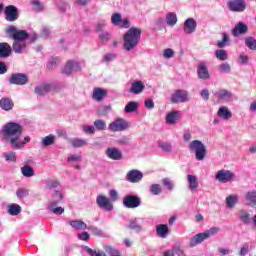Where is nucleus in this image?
Masks as SVG:
<instances>
[{
    "instance_id": "obj_37",
    "label": "nucleus",
    "mask_w": 256,
    "mask_h": 256,
    "mask_svg": "<svg viewBox=\"0 0 256 256\" xmlns=\"http://www.w3.org/2000/svg\"><path fill=\"white\" fill-rule=\"evenodd\" d=\"M41 143L43 147H49L51 145H55V136H53L52 134H49L48 136L42 139Z\"/></svg>"
},
{
    "instance_id": "obj_54",
    "label": "nucleus",
    "mask_w": 256,
    "mask_h": 256,
    "mask_svg": "<svg viewBox=\"0 0 256 256\" xmlns=\"http://www.w3.org/2000/svg\"><path fill=\"white\" fill-rule=\"evenodd\" d=\"M4 158L6 161H11L12 163H15L17 161V156L15 152L5 153Z\"/></svg>"
},
{
    "instance_id": "obj_13",
    "label": "nucleus",
    "mask_w": 256,
    "mask_h": 256,
    "mask_svg": "<svg viewBox=\"0 0 256 256\" xmlns=\"http://www.w3.org/2000/svg\"><path fill=\"white\" fill-rule=\"evenodd\" d=\"M77 71H81V65L79 62L75 60H69L62 70V73L64 75H71L72 73H77Z\"/></svg>"
},
{
    "instance_id": "obj_42",
    "label": "nucleus",
    "mask_w": 256,
    "mask_h": 256,
    "mask_svg": "<svg viewBox=\"0 0 256 256\" xmlns=\"http://www.w3.org/2000/svg\"><path fill=\"white\" fill-rule=\"evenodd\" d=\"M220 73L229 74L231 73V64L229 62L222 63L218 66Z\"/></svg>"
},
{
    "instance_id": "obj_34",
    "label": "nucleus",
    "mask_w": 256,
    "mask_h": 256,
    "mask_svg": "<svg viewBox=\"0 0 256 256\" xmlns=\"http://www.w3.org/2000/svg\"><path fill=\"white\" fill-rule=\"evenodd\" d=\"M215 57L219 61H227L229 59V55L227 54V51H225L224 49L216 50Z\"/></svg>"
},
{
    "instance_id": "obj_22",
    "label": "nucleus",
    "mask_w": 256,
    "mask_h": 256,
    "mask_svg": "<svg viewBox=\"0 0 256 256\" xmlns=\"http://www.w3.org/2000/svg\"><path fill=\"white\" fill-rule=\"evenodd\" d=\"M12 49L14 53H17L18 55H21L27 49V44L25 41H19V40H14L12 44Z\"/></svg>"
},
{
    "instance_id": "obj_16",
    "label": "nucleus",
    "mask_w": 256,
    "mask_h": 256,
    "mask_svg": "<svg viewBox=\"0 0 256 256\" xmlns=\"http://www.w3.org/2000/svg\"><path fill=\"white\" fill-rule=\"evenodd\" d=\"M197 75L199 79H203L204 81L210 79L211 75L209 74V69L207 68V64H205V62L198 63Z\"/></svg>"
},
{
    "instance_id": "obj_62",
    "label": "nucleus",
    "mask_w": 256,
    "mask_h": 256,
    "mask_svg": "<svg viewBox=\"0 0 256 256\" xmlns=\"http://www.w3.org/2000/svg\"><path fill=\"white\" fill-rule=\"evenodd\" d=\"M158 146L160 147V149H162L163 151H166V153L171 152V144L166 143V142H160L158 144Z\"/></svg>"
},
{
    "instance_id": "obj_12",
    "label": "nucleus",
    "mask_w": 256,
    "mask_h": 256,
    "mask_svg": "<svg viewBox=\"0 0 256 256\" xmlns=\"http://www.w3.org/2000/svg\"><path fill=\"white\" fill-rule=\"evenodd\" d=\"M6 21L13 23L19 19V10L14 5H8L4 9Z\"/></svg>"
},
{
    "instance_id": "obj_30",
    "label": "nucleus",
    "mask_w": 256,
    "mask_h": 256,
    "mask_svg": "<svg viewBox=\"0 0 256 256\" xmlns=\"http://www.w3.org/2000/svg\"><path fill=\"white\" fill-rule=\"evenodd\" d=\"M188 183L190 191H195L199 187V181H197V176L195 175H188Z\"/></svg>"
},
{
    "instance_id": "obj_3",
    "label": "nucleus",
    "mask_w": 256,
    "mask_h": 256,
    "mask_svg": "<svg viewBox=\"0 0 256 256\" xmlns=\"http://www.w3.org/2000/svg\"><path fill=\"white\" fill-rule=\"evenodd\" d=\"M109 195L111 199L107 198L105 195H98L96 198V203L100 209H104V211H113V203L111 201H118L119 194H117V190H110Z\"/></svg>"
},
{
    "instance_id": "obj_43",
    "label": "nucleus",
    "mask_w": 256,
    "mask_h": 256,
    "mask_svg": "<svg viewBox=\"0 0 256 256\" xmlns=\"http://www.w3.org/2000/svg\"><path fill=\"white\" fill-rule=\"evenodd\" d=\"M108 92L103 88H94L92 97H107Z\"/></svg>"
},
{
    "instance_id": "obj_2",
    "label": "nucleus",
    "mask_w": 256,
    "mask_h": 256,
    "mask_svg": "<svg viewBox=\"0 0 256 256\" xmlns=\"http://www.w3.org/2000/svg\"><path fill=\"white\" fill-rule=\"evenodd\" d=\"M124 44L123 48L125 51H133L137 45H139V41L141 39V29L137 27L130 28L124 34Z\"/></svg>"
},
{
    "instance_id": "obj_31",
    "label": "nucleus",
    "mask_w": 256,
    "mask_h": 256,
    "mask_svg": "<svg viewBox=\"0 0 256 256\" xmlns=\"http://www.w3.org/2000/svg\"><path fill=\"white\" fill-rule=\"evenodd\" d=\"M125 111L127 113H135L136 111H139V102L130 101L125 106Z\"/></svg>"
},
{
    "instance_id": "obj_6",
    "label": "nucleus",
    "mask_w": 256,
    "mask_h": 256,
    "mask_svg": "<svg viewBox=\"0 0 256 256\" xmlns=\"http://www.w3.org/2000/svg\"><path fill=\"white\" fill-rule=\"evenodd\" d=\"M63 201V194L61 192L56 191L53 195V200L50 202L48 209L54 213V215H63L65 213V208L57 207L58 203Z\"/></svg>"
},
{
    "instance_id": "obj_14",
    "label": "nucleus",
    "mask_w": 256,
    "mask_h": 256,
    "mask_svg": "<svg viewBox=\"0 0 256 256\" xmlns=\"http://www.w3.org/2000/svg\"><path fill=\"white\" fill-rule=\"evenodd\" d=\"M183 31L186 35H191L197 31V21L195 18H188L184 21Z\"/></svg>"
},
{
    "instance_id": "obj_49",
    "label": "nucleus",
    "mask_w": 256,
    "mask_h": 256,
    "mask_svg": "<svg viewBox=\"0 0 256 256\" xmlns=\"http://www.w3.org/2000/svg\"><path fill=\"white\" fill-rule=\"evenodd\" d=\"M128 229H131L132 231H135L136 233H140L142 231L143 227L137 223V221H131L128 225Z\"/></svg>"
},
{
    "instance_id": "obj_50",
    "label": "nucleus",
    "mask_w": 256,
    "mask_h": 256,
    "mask_svg": "<svg viewBox=\"0 0 256 256\" xmlns=\"http://www.w3.org/2000/svg\"><path fill=\"white\" fill-rule=\"evenodd\" d=\"M238 199L236 196H229L226 198V205L227 207H235V205H237L238 203Z\"/></svg>"
},
{
    "instance_id": "obj_55",
    "label": "nucleus",
    "mask_w": 256,
    "mask_h": 256,
    "mask_svg": "<svg viewBox=\"0 0 256 256\" xmlns=\"http://www.w3.org/2000/svg\"><path fill=\"white\" fill-rule=\"evenodd\" d=\"M150 192L152 193V195H159L161 193V185L152 184L150 186Z\"/></svg>"
},
{
    "instance_id": "obj_17",
    "label": "nucleus",
    "mask_w": 256,
    "mask_h": 256,
    "mask_svg": "<svg viewBox=\"0 0 256 256\" xmlns=\"http://www.w3.org/2000/svg\"><path fill=\"white\" fill-rule=\"evenodd\" d=\"M143 179V173L139 170H130L126 175V180L129 183H139Z\"/></svg>"
},
{
    "instance_id": "obj_36",
    "label": "nucleus",
    "mask_w": 256,
    "mask_h": 256,
    "mask_svg": "<svg viewBox=\"0 0 256 256\" xmlns=\"http://www.w3.org/2000/svg\"><path fill=\"white\" fill-rule=\"evenodd\" d=\"M238 217H239L240 221L244 222L246 225L249 224V221H250L249 212L241 209L238 211Z\"/></svg>"
},
{
    "instance_id": "obj_35",
    "label": "nucleus",
    "mask_w": 256,
    "mask_h": 256,
    "mask_svg": "<svg viewBox=\"0 0 256 256\" xmlns=\"http://www.w3.org/2000/svg\"><path fill=\"white\" fill-rule=\"evenodd\" d=\"M8 213L9 215H19V213H21V206L19 204H10L8 206Z\"/></svg>"
},
{
    "instance_id": "obj_61",
    "label": "nucleus",
    "mask_w": 256,
    "mask_h": 256,
    "mask_svg": "<svg viewBox=\"0 0 256 256\" xmlns=\"http://www.w3.org/2000/svg\"><path fill=\"white\" fill-rule=\"evenodd\" d=\"M106 22L102 20L96 24L95 31L96 33H102L103 29H105Z\"/></svg>"
},
{
    "instance_id": "obj_44",
    "label": "nucleus",
    "mask_w": 256,
    "mask_h": 256,
    "mask_svg": "<svg viewBox=\"0 0 256 256\" xmlns=\"http://www.w3.org/2000/svg\"><path fill=\"white\" fill-rule=\"evenodd\" d=\"M16 197H18V199H25V197H29V190L27 188H18L16 190Z\"/></svg>"
},
{
    "instance_id": "obj_23",
    "label": "nucleus",
    "mask_w": 256,
    "mask_h": 256,
    "mask_svg": "<svg viewBox=\"0 0 256 256\" xmlns=\"http://www.w3.org/2000/svg\"><path fill=\"white\" fill-rule=\"evenodd\" d=\"M51 89H52L51 84L44 83L36 86L34 91L36 95L43 96V95H47L49 91H51Z\"/></svg>"
},
{
    "instance_id": "obj_20",
    "label": "nucleus",
    "mask_w": 256,
    "mask_h": 256,
    "mask_svg": "<svg viewBox=\"0 0 256 256\" xmlns=\"http://www.w3.org/2000/svg\"><path fill=\"white\" fill-rule=\"evenodd\" d=\"M169 233H171V230H169V226H167V224H158L156 226V234L158 237H161V239H167Z\"/></svg>"
},
{
    "instance_id": "obj_18",
    "label": "nucleus",
    "mask_w": 256,
    "mask_h": 256,
    "mask_svg": "<svg viewBox=\"0 0 256 256\" xmlns=\"http://www.w3.org/2000/svg\"><path fill=\"white\" fill-rule=\"evenodd\" d=\"M11 53H13V48L7 42L0 43V59H7V57H11Z\"/></svg>"
},
{
    "instance_id": "obj_7",
    "label": "nucleus",
    "mask_w": 256,
    "mask_h": 256,
    "mask_svg": "<svg viewBox=\"0 0 256 256\" xmlns=\"http://www.w3.org/2000/svg\"><path fill=\"white\" fill-rule=\"evenodd\" d=\"M227 7L232 13H243L247 9V1L245 0H228Z\"/></svg>"
},
{
    "instance_id": "obj_40",
    "label": "nucleus",
    "mask_w": 256,
    "mask_h": 256,
    "mask_svg": "<svg viewBox=\"0 0 256 256\" xmlns=\"http://www.w3.org/2000/svg\"><path fill=\"white\" fill-rule=\"evenodd\" d=\"M31 5L33 7V11H35L36 13H41V11H43L45 9L43 4L39 0H33L31 2Z\"/></svg>"
},
{
    "instance_id": "obj_48",
    "label": "nucleus",
    "mask_w": 256,
    "mask_h": 256,
    "mask_svg": "<svg viewBox=\"0 0 256 256\" xmlns=\"http://www.w3.org/2000/svg\"><path fill=\"white\" fill-rule=\"evenodd\" d=\"M115 59H117V54L106 53L103 55L102 63H111V61H115Z\"/></svg>"
},
{
    "instance_id": "obj_21",
    "label": "nucleus",
    "mask_w": 256,
    "mask_h": 256,
    "mask_svg": "<svg viewBox=\"0 0 256 256\" xmlns=\"http://www.w3.org/2000/svg\"><path fill=\"white\" fill-rule=\"evenodd\" d=\"M247 30V25L243 22H239L232 30V35H234V37H239V35H244V33H247Z\"/></svg>"
},
{
    "instance_id": "obj_9",
    "label": "nucleus",
    "mask_w": 256,
    "mask_h": 256,
    "mask_svg": "<svg viewBox=\"0 0 256 256\" xmlns=\"http://www.w3.org/2000/svg\"><path fill=\"white\" fill-rule=\"evenodd\" d=\"M10 85L23 86L29 83V76L25 73H14L8 78Z\"/></svg>"
},
{
    "instance_id": "obj_57",
    "label": "nucleus",
    "mask_w": 256,
    "mask_h": 256,
    "mask_svg": "<svg viewBox=\"0 0 256 256\" xmlns=\"http://www.w3.org/2000/svg\"><path fill=\"white\" fill-rule=\"evenodd\" d=\"M220 228L219 227H212L209 230L205 231L206 237L209 239L212 235H217L219 233Z\"/></svg>"
},
{
    "instance_id": "obj_5",
    "label": "nucleus",
    "mask_w": 256,
    "mask_h": 256,
    "mask_svg": "<svg viewBox=\"0 0 256 256\" xmlns=\"http://www.w3.org/2000/svg\"><path fill=\"white\" fill-rule=\"evenodd\" d=\"M190 151H195L197 161H203L207 155V147L199 140H193L189 144Z\"/></svg>"
},
{
    "instance_id": "obj_24",
    "label": "nucleus",
    "mask_w": 256,
    "mask_h": 256,
    "mask_svg": "<svg viewBox=\"0 0 256 256\" xmlns=\"http://www.w3.org/2000/svg\"><path fill=\"white\" fill-rule=\"evenodd\" d=\"M144 89L145 84H143V81H134L130 88V93H133L134 95H139V93H143Z\"/></svg>"
},
{
    "instance_id": "obj_47",
    "label": "nucleus",
    "mask_w": 256,
    "mask_h": 256,
    "mask_svg": "<svg viewBox=\"0 0 256 256\" xmlns=\"http://www.w3.org/2000/svg\"><path fill=\"white\" fill-rule=\"evenodd\" d=\"M94 127H96L98 131H105V129H107V123H105L104 120L98 119L94 121Z\"/></svg>"
},
{
    "instance_id": "obj_26",
    "label": "nucleus",
    "mask_w": 256,
    "mask_h": 256,
    "mask_svg": "<svg viewBox=\"0 0 256 256\" xmlns=\"http://www.w3.org/2000/svg\"><path fill=\"white\" fill-rule=\"evenodd\" d=\"M69 225L72 229H76L78 231H85L87 229V224L83 222V220H73L69 222Z\"/></svg>"
},
{
    "instance_id": "obj_19",
    "label": "nucleus",
    "mask_w": 256,
    "mask_h": 256,
    "mask_svg": "<svg viewBox=\"0 0 256 256\" xmlns=\"http://www.w3.org/2000/svg\"><path fill=\"white\" fill-rule=\"evenodd\" d=\"M206 239L208 238L205 232L198 233L190 239L189 247H197V245H201V243H203V241H206Z\"/></svg>"
},
{
    "instance_id": "obj_29",
    "label": "nucleus",
    "mask_w": 256,
    "mask_h": 256,
    "mask_svg": "<svg viewBox=\"0 0 256 256\" xmlns=\"http://www.w3.org/2000/svg\"><path fill=\"white\" fill-rule=\"evenodd\" d=\"M218 116L221 117V119H231L233 117V114L230 112L229 108L227 107H220L218 110Z\"/></svg>"
},
{
    "instance_id": "obj_60",
    "label": "nucleus",
    "mask_w": 256,
    "mask_h": 256,
    "mask_svg": "<svg viewBox=\"0 0 256 256\" xmlns=\"http://www.w3.org/2000/svg\"><path fill=\"white\" fill-rule=\"evenodd\" d=\"M189 97H172L171 103H187Z\"/></svg>"
},
{
    "instance_id": "obj_39",
    "label": "nucleus",
    "mask_w": 256,
    "mask_h": 256,
    "mask_svg": "<svg viewBox=\"0 0 256 256\" xmlns=\"http://www.w3.org/2000/svg\"><path fill=\"white\" fill-rule=\"evenodd\" d=\"M113 36L111 35V33H109L108 31H102L99 34V39L102 43H109V41H111V38Z\"/></svg>"
},
{
    "instance_id": "obj_51",
    "label": "nucleus",
    "mask_w": 256,
    "mask_h": 256,
    "mask_svg": "<svg viewBox=\"0 0 256 256\" xmlns=\"http://www.w3.org/2000/svg\"><path fill=\"white\" fill-rule=\"evenodd\" d=\"M105 251L106 253H108V255H111V256H121V252L113 248L112 246H106Z\"/></svg>"
},
{
    "instance_id": "obj_53",
    "label": "nucleus",
    "mask_w": 256,
    "mask_h": 256,
    "mask_svg": "<svg viewBox=\"0 0 256 256\" xmlns=\"http://www.w3.org/2000/svg\"><path fill=\"white\" fill-rule=\"evenodd\" d=\"M123 17L119 13H114L111 17V21L114 25H121Z\"/></svg>"
},
{
    "instance_id": "obj_15",
    "label": "nucleus",
    "mask_w": 256,
    "mask_h": 256,
    "mask_svg": "<svg viewBox=\"0 0 256 256\" xmlns=\"http://www.w3.org/2000/svg\"><path fill=\"white\" fill-rule=\"evenodd\" d=\"M106 156L112 161H121L123 159V152L116 147H109L106 149Z\"/></svg>"
},
{
    "instance_id": "obj_1",
    "label": "nucleus",
    "mask_w": 256,
    "mask_h": 256,
    "mask_svg": "<svg viewBox=\"0 0 256 256\" xmlns=\"http://www.w3.org/2000/svg\"><path fill=\"white\" fill-rule=\"evenodd\" d=\"M5 141H9L14 149H23L25 142L21 141L23 126L15 122H8L2 129Z\"/></svg>"
},
{
    "instance_id": "obj_56",
    "label": "nucleus",
    "mask_w": 256,
    "mask_h": 256,
    "mask_svg": "<svg viewBox=\"0 0 256 256\" xmlns=\"http://www.w3.org/2000/svg\"><path fill=\"white\" fill-rule=\"evenodd\" d=\"M163 186L168 189V191H173V181L169 178L162 179Z\"/></svg>"
},
{
    "instance_id": "obj_38",
    "label": "nucleus",
    "mask_w": 256,
    "mask_h": 256,
    "mask_svg": "<svg viewBox=\"0 0 256 256\" xmlns=\"http://www.w3.org/2000/svg\"><path fill=\"white\" fill-rule=\"evenodd\" d=\"M84 251H86V253H88V255H90V256H107V254H105V252H103L101 250H93V249L89 248L88 246L84 247Z\"/></svg>"
},
{
    "instance_id": "obj_25",
    "label": "nucleus",
    "mask_w": 256,
    "mask_h": 256,
    "mask_svg": "<svg viewBox=\"0 0 256 256\" xmlns=\"http://www.w3.org/2000/svg\"><path fill=\"white\" fill-rule=\"evenodd\" d=\"M14 105L15 104L13 103V100H11V98H2L0 100V107L4 111H11V109H13Z\"/></svg>"
},
{
    "instance_id": "obj_10",
    "label": "nucleus",
    "mask_w": 256,
    "mask_h": 256,
    "mask_svg": "<svg viewBox=\"0 0 256 256\" xmlns=\"http://www.w3.org/2000/svg\"><path fill=\"white\" fill-rule=\"evenodd\" d=\"M215 179L219 183H230L235 180V173L230 170H219L215 175Z\"/></svg>"
},
{
    "instance_id": "obj_4",
    "label": "nucleus",
    "mask_w": 256,
    "mask_h": 256,
    "mask_svg": "<svg viewBox=\"0 0 256 256\" xmlns=\"http://www.w3.org/2000/svg\"><path fill=\"white\" fill-rule=\"evenodd\" d=\"M5 33L10 39H14V41H25L26 39H29L27 30H18L16 26L13 25L8 26Z\"/></svg>"
},
{
    "instance_id": "obj_32",
    "label": "nucleus",
    "mask_w": 256,
    "mask_h": 256,
    "mask_svg": "<svg viewBox=\"0 0 256 256\" xmlns=\"http://www.w3.org/2000/svg\"><path fill=\"white\" fill-rule=\"evenodd\" d=\"M21 173L24 177H35V170L29 165H25L21 168Z\"/></svg>"
},
{
    "instance_id": "obj_28",
    "label": "nucleus",
    "mask_w": 256,
    "mask_h": 256,
    "mask_svg": "<svg viewBox=\"0 0 256 256\" xmlns=\"http://www.w3.org/2000/svg\"><path fill=\"white\" fill-rule=\"evenodd\" d=\"M246 201L250 207L256 209V191L252 190L246 193Z\"/></svg>"
},
{
    "instance_id": "obj_63",
    "label": "nucleus",
    "mask_w": 256,
    "mask_h": 256,
    "mask_svg": "<svg viewBox=\"0 0 256 256\" xmlns=\"http://www.w3.org/2000/svg\"><path fill=\"white\" fill-rule=\"evenodd\" d=\"M189 93L185 90H176L172 97H188Z\"/></svg>"
},
{
    "instance_id": "obj_58",
    "label": "nucleus",
    "mask_w": 256,
    "mask_h": 256,
    "mask_svg": "<svg viewBox=\"0 0 256 256\" xmlns=\"http://www.w3.org/2000/svg\"><path fill=\"white\" fill-rule=\"evenodd\" d=\"M174 55H175V51H173V49L171 48H167L163 52L164 59H171L174 57Z\"/></svg>"
},
{
    "instance_id": "obj_52",
    "label": "nucleus",
    "mask_w": 256,
    "mask_h": 256,
    "mask_svg": "<svg viewBox=\"0 0 256 256\" xmlns=\"http://www.w3.org/2000/svg\"><path fill=\"white\" fill-rule=\"evenodd\" d=\"M231 92L225 89L218 90L214 92L215 97H231Z\"/></svg>"
},
{
    "instance_id": "obj_59",
    "label": "nucleus",
    "mask_w": 256,
    "mask_h": 256,
    "mask_svg": "<svg viewBox=\"0 0 256 256\" xmlns=\"http://www.w3.org/2000/svg\"><path fill=\"white\" fill-rule=\"evenodd\" d=\"M239 65H247L249 63V56L245 54H240L238 58Z\"/></svg>"
},
{
    "instance_id": "obj_45",
    "label": "nucleus",
    "mask_w": 256,
    "mask_h": 256,
    "mask_svg": "<svg viewBox=\"0 0 256 256\" xmlns=\"http://www.w3.org/2000/svg\"><path fill=\"white\" fill-rule=\"evenodd\" d=\"M227 43H229V35H227V33H222V40L217 42V47L223 49L224 47H227Z\"/></svg>"
},
{
    "instance_id": "obj_64",
    "label": "nucleus",
    "mask_w": 256,
    "mask_h": 256,
    "mask_svg": "<svg viewBox=\"0 0 256 256\" xmlns=\"http://www.w3.org/2000/svg\"><path fill=\"white\" fill-rule=\"evenodd\" d=\"M79 161H81V156L80 155L73 154V155L68 157V162L69 163H76V162H79Z\"/></svg>"
},
{
    "instance_id": "obj_33",
    "label": "nucleus",
    "mask_w": 256,
    "mask_h": 256,
    "mask_svg": "<svg viewBox=\"0 0 256 256\" xmlns=\"http://www.w3.org/2000/svg\"><path fill=\"white\" fill-rule=\"evenodd\" d=\"M166 23L170 27H174V25H177V14L174 12H170L166 15Z\"/></svg>"
},
{
    "instance_id": "obj_27",
    "label": "nucleus",
    "mask_w": 256,
    "mask_h": 256,
    "mask_svg": "<svg viewBox=\"0 0 256 256\" xmlns=\"http://www.w3.org/2000/svg\"><path fill=\"white\" fill-rule=\"evenodd\" d=\"M178 119H179V111H172L167 114L166 123L168 125H175V123H177Z\"/></svg>"
},
{
    "instance_id": "obj_11",
    "label": "nucleus",
    "mask_w": 256,
    "mask_h": 256,
    "mask_svg": "<svg viewBox=\"0 0 256 256\" xmlns=\"http://www.w3.org/2000/svg\"><path fill=\"white\" fill-rule=\"evenodd\" d=\"M123 205L127 209H137L141 206V198L135 195H126L123 198Z\"/></svg>"
},
{
    "instance_id": "obj_46",
    "label": "nucleus",
    "mask_w": 256,
    "mask_h": 256,
    "mask_svg": "<svg viewBox=\"0 0 256 256\" xmlns=\"http://www.w3.org/2000/svg\"><path fill=\"white\" fill-rule=\"evenodd\" d=\"M70 143L75 148L85 147V145H87V141L79 138L72 139Z\"/></svg>"
},
{
    "instance_id": "obj_41",
    "label": "nucleus",
    "mask_w": 256,
    "mask_h": 256,
    "mask_svg": "<svg viewBox=\"0 0 256 256\" xmlns=\"http://www.w3.org/2000/svg\"><path fill=\"white\" fill-rule=\"evenodd\" d=\"M245 45L248 47V49H251V51H256V39L253 37H248L245 39Z\"/></svg>"
},
{
    "instance_id": "obj_8",
    "label": "nucleus",
    "mask_w": 256,
    "mask_h": 256,
    "mask_svg": "<svg viewBox=\"0 0 256 256\" xmlns=\"http://www.w3.org/2000/svg\"><path fill=\"white\" fill-rule=\"evenodd\" d=\"M108 129H110L113 133L127 131V129H129V122L123 118H117L109 124Z\"/></svg>"
}]
</instances>
